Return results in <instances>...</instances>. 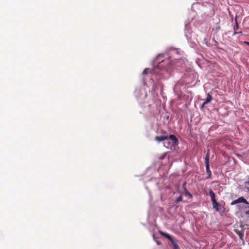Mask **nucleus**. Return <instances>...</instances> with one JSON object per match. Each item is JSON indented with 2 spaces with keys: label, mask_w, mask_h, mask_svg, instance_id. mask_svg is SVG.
<instances>
[{
  "label": "nucleus",
  "mask_w": 249,
  "mask_h": 249,
  "mask_svg": "<svg viewBox=\"0 0 249 249\" xmlns=\"http://www.w3.org/2000/svg\"><path fill=\"white\" fill-rule=\"evenodd\" d=\"M171 66L170 63V60L168 59L161 60L158 66L154 68L152 70L149 69H145L143 71V74H148L149 73L155 75L159 78H167L171 75Z\"/></svg>",
  "instance_id": "1"
},
{
  "label": "nucleus",
  "mask_w": 249,
  "mask_h": 249,
  "mask_svg": "<svg viewBox=\"0 0 249 249\" xmlns=\"http://www.w3.org/2000/svg\"><path fill=\"white\" fill-rule=\"evenodd\" d=\"M178 140L174 135H171L168 137V140L164 141V146L168 149L171 148L172 146L178 144Z\"/></svg>",
  "instance_id": "2"
},
{
  "label": "nucleus",
  "mask_w": 249,
  "mask_h": 249,
  "mask_svg": "<svg viewBox=\"0 0 249 249\" xmlns=\"http://www.w3.org/2000/svg\"><path fill=\"white\" fill-rule=\"evenodd\" d=\"M159 232L161 235L166 237L168 239L173 246V249H180L177 243L169 234L165 233L162 231H160Z\"/></svg>",
  "instance_id": "3"
},
{
  "label": "nucleus",
  "mask_w": 249,
  "mask_h": 249,
  "mask_svg": "<svg viewBox=\"0 0 249 249\" xmlns=\"http://www.w3.org/2000/svg\"><path fill=\"white\" fill-rule=\"evenodd\" d=\"M212 100V96L210 94V93H208L207 97L206 99L205 100H204V101L201 106V107L202 108L204 107L205 106V105L211 102Z\"/></svg>",
  "instance_id": "4"
},
{
  "label": "nucleus",
  "mask_w": 249,
  "mask_h": 249,
  "mask_svg": "<svg viewBox=\"0 0 249 249\" xmlns=\"http://www.w3.org/2000/svg\"><path fill=\"white\" fill-rule=\"evenodd\" d=\"M168 140V136H161L160 137H156L155 138V140L158 142H160L162 141H164L165 140Z\"/></svg>",
  "instance_id": "5"
},
{
  "label": "nucleus",
  "mask_w": 249,
  "mask_h": 249,
  "mask_svg": "<svg viewBox=\"0 0 249 249\" xmlns=\"http://www.w3.org/2000/svg\"><path fill=\"white\" fill-rule=\"evenodd\" d=\"M213 207L214 209H215L216 211H219V206L220 204L216 201L212 202Z\"/></svg>",
  "instance_id": "6"
},
{
  "label": "nucleus",
  "mask_w": 249,
  "mask_h": 249,
  "mask_svg": "<svg viewBox=\"0 0 249 249\" xmlns=\"http://www.w3.org/2000/svg\"><path fill=\"white\" fill-rule=\"evenodd\" d=\"M209 195L211 196V201L212 202L216 201L215 197V194L211 189L210 190Z\"/></svg>",
  "instance_id": "7"
},
{
  "label": "nucleus",
  "mask_w": 249,
  "mask_h": 249,
  "mask_svg": "<svg viewBox=\"0 0 249 249\" xmlns=\"http://www.w3.org/2000/svg\"><path fill=\"white\" fill-rule=\"evenodd\" d=\"M184 194L185 196H188L190 198L192 199V195L183 187Z\"/></svg>",
  "instance_id": "8"
},
{
  "label": "nucleus",
  "mask_w": 249,
  "mask_h": 249,
  "mask_svg": "<svg viewBox=\"0 0 249 249\" xmlns=\"http://www.w3.org/2000/svg\"><path fill=\"white\" fill-rule=\"evenodd\" d=\"M237 200L238 203H243L245 204H248V201L243 197H240L237 199Z\"/></svg>",
  "instance_id": "9"
},
{
  "label": "nucleus",
  "mask_w": 249,
  "mask_h": 249,
  "mask_svg": "<svg viewBox=\"0 0 249 249\" xmlns=\"http://www.w3.org/2000/svg\"><path fill=\"white\" fill-rule=\"evenodd\" d=\"M205 162L206 164H207V163L209 164V153H207V154L206 155V157L205 158Z\"/></svg>",
  "instance_id": "10"
},
{
  "label": "nucleus",
  "mask_w": 249,
  "mask_h": 249,
  "mask_svg": "<svg viewBox=\"0 0 249 249\" xmlns=\"http://www.w3.org/2000/svg\"><path fill=\"white\" fill-rule=\"evenodd\" d=\"M206 168L207 173L209 174V176H210L211 175V172L209 168V164L207 163V164H206Z\"/></svg>",
  "instance_id": "11"
},
{
  "label": "nucleus",
  "mask_w": 249,
  "mask_h": 249,
  "mask_svg": "<svg viewBox=\"0 0 249 249\" xmlns=\"http://www.w3.org/2000/svg\"><path fill=\"white\" fill-rule=\"evenodd\" d=\"M182 200V196L181 195H180L177 199L176 201V203H178L179 202H181Z\"/></svg>",
  "instance_id": "12"
},
{
  "label": "nucleus",
  "mask_w": 249,
  "mask_h": 249,
  "mask_svg": "<svg viewBox=\"0 0 249 249\" xmlns=\"http://www.w3.org/2000/svg\"><path fill=\"white\" fill-rule=\"evenodd\" d=\"M237 203H238V201H237V199H236V200H234L233 201H232L231 203V205H235V204H236Z\"/></svg>",
  "instance_id": "13"
},
{
  "label": "nucleus",
  "mask_w": 249,
  "mask_h": 249,
  "mask_svg": "<svg viewBox=\"0 0 249 249\" xmlns=\"http://www.w3.org/2000/svg\"><path fill=\"white\" fill-rule=\"evenodd\" d=\"M244 43L249 46V42L244 41Z\"/></svg>",
  "instance_id": "14"
},
{
  "label": "nucleus",
  "mask_w": 249,
  "mask_h": 249,
  "mask_svg": "<svg viewBox=\"0 0 249 249\" xmlns=\"http://www.w3.org/2000/svg\"><path fill=\"white\" fill-rule=\"evenodd\" d=\"M186 36L188 40H189L190 38V37L187 34H186Z\"/></svg>",
  "instance_id": "15"
},
{
  "label": "nucleus",
  "mask_w": 249,
  "mask_h": 249,
  "mask_svg": "<svg viewBox=\"0 0 249 249\" xmlns=\"http://www.w3.org/2000/svg\"><path fill=\"white\" fill-rule=\"evenodd\" d=\"M195 45H195V44H194V43L191 44V46H192V47H194Z\"/></svg>",
  "instance_id": "16"
},
{
  "label": "nucleus",
  "mask_w": 249,
  "mask_h": 249,
  "mask_svg": "<svg viewBox=\"0 0 249 249\" xmlns=\"http://www.w3.org/2000/svg\"><path fill=\"white\" fill-rule=\"evenodd\" d=\"M246 184H248L249 185V180L248 181H246V183H245Z\"/></svg>",
  "instance_id": "17"
},
{
  "label": "nucleus",
  "mask_w": 249,
  "mask_h": 249,
  "mask_svg": "<svg viewBox=\"0 0 249 249\" xmlns=\"http://www.w3.org/2000/svg\"><path fill=\"white\" fill-rule=\"evenodd\" d=\"M246 214H249V211L246 212Z\"/></svg>",
  "instance_id": "18"
},
{
  "label": "nucleus",
  "mask_w": 249,
  "mask_h": 249,
  "mask_svg": "<svg viewBox=\"0 0 249 249\" xmlns=\"http://www.w3.org/2000/svg\"><path fill=\"white\" fill-rule=\"evenodd\" d=\"M160 56H162V55H161V54H159L158 56V58L160 57Z\"/></svg>",
  "instance_id": "19"
},
{
  "label": "nucleus",
  "mask_w": 249,
  "mask_h": 249,
  "mask_svg": "<svg viewBox=\"0 0 249 249\" xmlns=\"http://www.w3.org/2000/svg\"><path fill=\"white\" fill-rule=\"evenodd\" d=\"M153 237L154 239H155V235L154 234L153 235Z\"/></svg>",
  "instance_id": "20"
}]
</instances>
